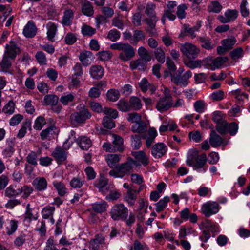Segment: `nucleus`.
Here are the masks:
<instances>
[{
    "instance_id": "35",
    "label": "nucleus",
    "mask_w": 250,
    "mask_h": 250,
    "mask_svg": "<svg viewBox=\"0 0 250 250\" xmlns=\"http://www.w3.org/2000/svg\"><path fill=\"white\" fill-rule=\"evenodd\" d=\"M111 24L119 29L123 30L125 27V23L121 15L114 17L111 20Z\"/></svg>"
},
{
    "instance_id": "38",
    "label": "nucleus",
    "mask_w": 250,
    "mask_h": 250,
    "mask_svg": "<svg viewBox=\"0 0 250 250\" xmlns=\"http://www.w3.org/2000/svg\"><path fill=\"white\" fill-rule=\"evenodd\" d=\"M148 136L146 139V145L147 148L150 147L154 142V139L157 135V132L154 128H150L148 132Z\"/></svg>"
},
{
    "instance_id": "52",
    "label": "nucleus",
    "mask_w": 250,
    "mask_h": 250,
    "mask_svg": "<svg viewBox=\"0 0 250 250\" xmlns=\"http://www.w3.org/2000/svg\"><path fill=\"white\" fill-rule=\"evenodd\" d=\"M169 201V198L167 196L165 197L163 199L160 200L156 204V210L157 212H160L163 210L167 206V203Z\"/></svg>"
},
{
    "instance_id": "49",
    "label": "nucleus",
    "mask_w": 250,
    "mask_h": 250,
    "mask_svg": "<svg viewBox=\"0 0 250 250\" xmlns=\"http://www.w3.org/2000/svg\"><path fill=\"white\" fill-rule=\"evenodd\" d=\"M28 128H29V130L31 129V124L30 122H26L22 125L21 127L19 130L17 135V137L19 138H23L26 133Z\"/></svg>"
},
{
    "instance_id": "4",
    "label": "nucleus",
    "mask_w": 250,
    "mask_h": 250,
    "mask_svg": "<svg viewBox=\"0 0 250 250\" xmlns=\"http://www.w3.org/2000/svg\"><path fill=\"white\" fill-rule=\"evenodd\" d=\"M128 210L123 204L114 205L111 208L110 214L111 218L114 220H125L128 216Z\"/></svg>"
},
{
    "instance_id": "8",
    "label": "nucleus",
    "mask_w": 250,
    "mask_h": 250,
    "mask_svg": "<svg viewBox=\"0 0 250 250\" xmlns=\"http://www.w3.org/2000/svg\"><path fill=\"white\" fill-rule=\"evenodd\" d=\"M172 97L168 94L160 98L156 104L157 109L160 112L168 110L172 106Z\"/></svg>"
},
{
    "instance_id": "28",
    "label": "nucleus",
    "mask_w": 250,
    "mask_h": 250,
    "mask_svg": "<svg viewBox=\"0 0 250 250\" xmlns=\"http://www.w3.org/2000/svg\"><path fill=\"white\" fill-rule=\"evenodd\" d=\"M198 40L201 46L206 49H212L214 47V45L210 42L208 37L206 36L199 37Z\"/></svg>"
},
{
    "instance_id": "13",
    "label": "nucleus",
    "mask_w": 250,
    "mask_h": 250,
    "mask_svg": "<svg viewBox=\"0 0 250 250\" xmlns=\"http://www.w3.org/2000/svg\"><path fill=\"white\" fill-rule=\"evenodd\" d=\"M36 32L37 28L35 23L32 21H30L23 29V34L27 38H32L36 35Z\"/></svg>"
},
{
    "instance_id": "64",
    "label": "nucleus",
    "mask_w": 250,
    "mask_h": 250,
    "mask_svg": "<svg viewBox=\"0 0 250 250\" xmlns=\"http://www.w3.org/2000/svg\"><path fill=\"white\" fill-rule=\"evenodd\" d=\"M84 181L79 177H74L70 182V185L73 188H80L83 184Z\"/></svg>"
},
{
    "instance_id": "17",
    "label": "nucleus",
    "mask_w": 250,
    "mask_h": 250,
    "mask_svg": "<svg viewBox=\"0 0 250 250\" xmlns=\"http://www.w3.org/2000/svg\"><path fill=\"white\" fill-rule=\"evenodd\" d=\"M223 138L217 134L215 131L212 130L210 134L209 143L213 147L220 146L223 143Z\"/></svg>"
},
{
    "instance_id": "33",
    "label": "nucleus",
    "mask_w": 250,
    "mask_h": 250,
    "mask_svg": "<svg viewBox=\"0 0 250 250\" xmlns=\"http://www.w3.org/2000/svg\"><path fill=\"white\" fill-rule=\"evenodd\" d=\"M82 11L85 15L92 16L94 14V10L91 3L88 1L84 2L82 4Z\"/></svg>"
},
{
    "instance_id": "19",
    "label": "nucleus",
    "mask_w": 250,
    "mask_h": 250,
    "mask_svg": "<svg viewBox=\"0 0 250 250\" xmlns=\"http://www.w3.org/2000/svg\"><path fill=\"white\" fill-rule=\"evenodd\" d=\"M90 73L95 79H101L104 74V69L100 65H93L90 67Z\"/></svg>"
},
{
    "instance_id": "53",
    "label": "nucleus",
    "mask_w": 250,
    "mask_h": 250,
    "mask_svg": "<svg viewBox=\"0 0 250 250\" xmlns=\"http://www.w3.org/2000/svg\"><path fill=\"white\" fill-rule=\"evenodd\" d=\"M229 55L233 60H238L243 55V49L242 47H238L231 51Z\"/></svg>"
},
{
    "instance_id": "39",
    "label": "nucleus",
    "mask_w": 250,
    "mask_h": 250,
    "mask_svg": "<svg viewBox=\"0 0 250 250\" xmlns=\"http://www.w3.org/2000/svg\"><path fill=\"white\" fill-rule=\"evenodd\" d=\"M93 210L97 213H102L106 210L107 204L105 201L96 202L92 205Z\"/></svg>"
},
{
    "instance_id": "42",
    "label": "nucleus",
    "mask_w": 250,
    "mask_h": 250,
    "mask_svg": "<svg viewBox=\"0 0 250 250\" xmlns=\"http://www.w3.org/2000/svg\"><path fill=\"white\" fill-rule=\"evenodd\" d=\"M128 104L129 101L127 102L126 100L122 99L118 102L117 106L120 110L123 112H127L131 110L130 107Z\"/></svg>"
},
{
    "instance_id": "15",
    "label": "nucleus",
    "mask_w": 250,
    "mask_h": 250,
    "mask_svg": "<svg viewBox=\"0 0 250 250\" xmlns=\"http://www.w3.org/2000/svg\"><path fill=\"white\" fill-rule=\"evenodd\" d=\"M93 54L89 51L84 50L79 55V59L84 66H88L91 63L93 59Z\"/></svg>"
},
{
    "instance_id": "54",
    "label": "nucleus",
    "mask_w": 250,
    "mask_h": 250,
    "mask_svg": "<svg viewBox=\"0 0 250 250\" xmlns=\"http://www.w3.org/2000/svg\"><path fill=\"white\" fill-rule=\"evenodd\" d=\"M190 60L185 61L184 63L185 65L187 66L191 69H194L198 67H201L202 65V62L200 60L195 61Z\"/></svg>"
},
{
    "instance_id": "7",
    "label": "nucleus",
    "mask_w": 250,
    "mask_h": 250,
    "mask_svg": "<svg viewBox=\"0 0 250 250\" xmlns=\"http://www.w3.org/2000/svg\"><path fill=\"white\" fill-rule=\"evenodd\" d=\"M207 159L206 154L203 153L189 158L187 161V164L192 167L194 169L202 168L206 163Z\"/></svg>"
},
{
    "instance_id": "23",
    "label": "nucleus",
    "mask_w": 250,
    "mask_h": 250,
    "mask_svg": "<svg viewBox=\"0 0 250 250\" xmlns=\"http://www.w3.org/2000/svg\"><path fill=\"white\" fill-rule=\"evenodd\" d=\"M33 185L38 190L42 191L46 188L47 183L44 177H37L33 181Z\"/></svg>"
},
{
    "instance_id": "59",
    "label": "nucleus",
    "mask_w": 250,
    "mask_h": 250,
    "mask_svg": "<svg viewBox=\"0 0 250 250\" xmlns=\"http://www.w3.org/2000/svg\"><path fill=\"white\" fill-rule=\"evenodd\" d=\"M18 223L15 220H10L9 226L6 227V233L8 235H11L15 232L17 229Z\"/></svg>"
},
{
    "instance_id": "20",
    "label": "nucleus",
    "mask_w": 250,
    "mask_h": 250,
    "mask_svg": "<svg viewBox=\"0 0 250 250\" xmlns=\"http://www.w3.org/2000/svg\"><path fill=\"white\" fill-rule=\"evenodd\" d=\"M147 62L142 59H138L130 62L129 66L132 70L138 68L140 70L145 71L146 69V64Z\"/></svg>"
},
{
    "instance_id": "50",
    "label": "nucleus",
    "mask_w": 250,
    "mask_h": 250,
    "mask_svg": "<svg viewBox=\"0 0 250 250\" xmlns=\"http://www.w3.org/2000/svg\"><path fill=\"white\" fill-rule=\"evenodd\" d=\"M46 123V120L43 116H39L35 121L33 127L37 130H41Z\"/></svg>"
},
{
    "instance_id": "43",
    "label": "nucleus",
    "mask_w": 250,
    "mask_h": 250,
    "mask_svg": "<svg viewBox=\"0 0 250 250\" xmlns=\"http://www.w3.org/2000/svg\"><path fill=\"white\" fill-rule=\"evenodd\" d=\"M59 98L55 95H47L44 96V101L47 105L54 106L57 104Z\"/></svg>"
},
{
    "instance_id": "3",
    "label": "nucleus",
    "mask_w": 250,
    "mask_h": 250,
    "mask_svg": "<svg viewBox=\"0 0 250 250\" xmlns=\"http://www.w3.org/2000/svg\"><path fill=\"white\" fill-rule=\"evenodd\" d=\"M110 48L120 51L119 58L124 62L130 60L135 55L134 48L128 43L120 42L112 43L110 45Z\"/></svg>"
},
{
    "instance_id": "9",
    "label": "nucleus",
    "mask_w": 250,
    "mask_h": 250,
    "mask_svg": "<svg viewBox=\"0 0 250 250\" xmlns=\"http://www.w3.org/2000/svg\"><path fill=\"white\" fill-rule=\"evenodd\" d=\"M202 209L205 216L209 217L218 212L219 205L217 202H208L203 205Z\"/></svg>"
},
{
    "instance_id": "58",
    "label": "nucleus",
    "mask_w": 250,
    "mask_h": 250,
    "mask_svg": "<svg viewBox=\"0 0 250 250\" xmlns=\"http://www.w3.org/2000/svg\"><path fill=\"white\" fill-rule=\"evenodd\" d=\"M54 210V207L47 206L43 208L42 212L43 218L48 219L52 216Z\"/></svg>"
},
{
    "instance_id": "40",
    "label": "nucleus",
    "mask_w": 250,
    "mask_h": 250,
    "mask_svg": "<svg viewBox=\"0 0 250 250\" xmlns=\"http://www.w3.org/2000/svg\"><path fill=\"white\" fill-rule=\"evenodd\" d=\"M138 54L140 57V59H142L146 62H150L151 60V55L149 54L148 51L143 46L139 48Z\"/></svg>"
},
{
    "instance_id": "57",
    "label": "nucleus",
    "mask_w": 250,
    "mask_h": 250,
    "mask_svg": "<svg viewBox=\"0 0 250 250\" xmlns=\"http://www.w3.org/2000/svg\"><path fill=\"white\" fill-rule=\"evenodd\" d=\"M27 162L34 166H36L38 164V155L36 152L34 151H31L29 153L26 157Z\"/></svg>"
},
{
    "instance_id": "29",
    "label": "nucleus",
    "mask_w": 250,
    "mask_h": 250,
    "mask_svg": "<svg viewBox=\"0 0 250 250\" xmlns=\"http://www.w3.org/2000/svg\"><path fill=\"white\" fill-rule=\"evenodd\" d=\"M114 140L112 142V145L114 146L115 151L119 152H122L124 150L123 146V139L120 136L113 134Z\"/></svg>"
},
{
    "instance_id": "44",
    "label": "nucleus",
    "mask_w": 250,
    "mask_h": 250,
    "mask_svg": "<svg viewBox=\"0 0 250 250\" xmlns=\"http://www.w3.org/2000/svg\"><path fill=\"white\" fill-rule=\"evenodd\" d=\"M53 185L57 190L59 195L63 196L65 194L66 188L63 183L57 181H55L53 182Z\"/></svg>"
},
{
    "instance_id": "12",
    "label": "nucleus",
    "mask_w": 250,
    "mask_h": 250,
    "mask_svg": "<svg viewBox=\"0 0 250 250\" xmlns=\"http://www.w3.org/2000/svg\"><path fill=\"white\" fill-rule=\"evenodd\" d=\"M108 184V179L104 176H101L99 178L95 181L94 186L99 188L100 192L106 194L109 188V186L107 187Z\"/></svg>"
},
{
    "instance_id": "21",
    "label": "nucleus",
    "mask_w": 250,
    "mask_h": 250,
    "mask_svg": "<svg viewBox=\"0 0 250 250\" xmlns=\"http://www.w3.org/2000/svg\"><path fill=\"white\" fill-rule=\"evenodd\" d=\"M74 18V12L71 9L66 10L64 12L62 20V23L64 25L69 26L72 23V20Z\"/></svg>"
},
{
    "instance_id": "45",
    "label": "nucleus",
    "mask_w": 250,
    "mask_h": 250,
    "mask_svg": "<svg viewBox=\"0 0 250 250\" xmlns=\"http://www.w3.org/2000/svg\"><path fill=\"white\" fill-rule=\"evenodd\" d=\"M156 59L159 63H163L165 61V54L164 50L160 47L156 48L154 51Z\"/></svg>"
},
{
    "instance_id": "24",
    "label": "nucleus",
    "mask_w": 250,
    "mask_h": 250,
    "mask_svg": "<svg viewBox=\"0 0 250 250\" xmlns=\"http://www.w3.org/2000/svg\"><path fill=\"white\" fill-rule=\"evenodd\" d=\"M77 142L83 150H87L91 146V140L86 136H81L77 139Z\"/></svg>"
},
{
    "instance_id": "60",
    "label": "nucleus",
    "mask_w": 250,
    "mask_h": 250,
    "mask_svg": "<svg viewBox=\"0 0 250 250\" xmlns=\"http://www.w3.org/2000/svg\"><path fill=\"white\" fill-rule=\"evenodd\" d=\"M188 8V7L185 4H182L177 7V11L176 14L179 19H183L186 18V13L185 10Z\"/></svg>"
},
{
    "instance_id": "22",
    "label": "nucleus",
    "mask_w": 250,
    "mask_h": 250,
    "mask_svg": "<svg viewBox=\"0 0 250 250\" xmlns=\"http://www.w3.org/2000/svg\"><path fill=\"white\" fill-rule=\"evenodd\" d=\"M147 125L143 120L133 124L131 126V131L133 132L144 133L147 131Z\"/></svg>"
},
{
    "instance_id": "32",
    "label": "nucleus",
    "mask_w": 250,
    "mask_h": 250,
    "mask_svg": "<svg viewBox=\"0 0 250 250\" xmlns=\"http://www.w3.org/2000/svg\"><path fill=\"white\" fill-rule=\"evenodd\" d=\"M21 194L19 188L16 189L13 185L9 186L5 190V196L8 198L14 197Z\"/></svg>"
},
{
    "instance_id": "11",
    "label": "nucleus",
    "mask_w": 250,
    "mask_h": 250,
    "mask_svg": "<svg viewBox=\"0 0 250 250\" xmlns=\"http://www.w3.org/2000/svg\"><path fill=\"white\" fill-rule=\"evenodd\" d=\"M52 156L55 158L58 164H61L66 161L67 153L60 147H57L52 153Z\"/></svg>"
},
{
    "instance_id": "48",
    "label": "nucleus",
    "mask_w": 250,
    "mask_h": 250,
    "mask_svg": "<svg viewBox=\"0 0 250 250\" xmlns=\"http://www.w3.org/2000/svg\"><path fill=\"white\" fill-rule=\"evenodd\" d=\"M236 42L235 37H231L229 38L224 39L222 41L223 45L228 50L232 48Z\"/></svg>"
},
{
    "instance_id": "27",
    "label": "nucleus",
    "mask_w": 250,
    "mask_h": 250,
    "mask_svg": "<svg viewBox=\"0 0 250 250\" xmlns=\"http://www.w3.org/2000/svg\"><path fill=\"white\" fill-rule=\"evenodd\" d=\"M136 192V190L133 189H129L127 191L125 199L130 206L134 205L135 203L137 198Z\"/></svg>"
},
{
    "instance_id": "47",
    "label": "nucleus",
    "mask_w": 250,
    "mask_h": 250,
    "mask_svg": "<svg viewBox=\"0 0 250 250\" xmlns=\"http://www.w3.org/2000/svg\"><path fill=\"white\" fill-rule=\"evenodd\" d=\"M225 16L227 17L229 22L235 21L238 16V11L236 10L228 9L224 13Z\"/></svg>"
},
{
    "instance_id": "41",
    "label": "nucleus",
    "mask_w": 250,
    "mask_h": 250,
    "mask_svg": "<svg viewBox=\"0 0 250 250\" xmlns=\"http://www.w3.org/2000/svg\"><path fill=\"white\" fill-rule=\"evenodd\" d=\"M228 123L225 120L216 124L215 128L217 132L221 135H225L228 133Z\"/></svg>"
},
{
    "instance_id": "55",
    "label": "nucleus",
    "mask_w": 250,
    "mask_h": 250,
    "mask_svg": "<svg viewBox=\"0 0 250 250\" xmlns=\"http://www.w3.org/2000/svg\"><path fill=\"white\" fill-rule=\"evenodd\" d=\"M82 33L83 36L91 37L96 33V29L89 25H84L82 27Z\"/></svg>"
},
{
    "instance_id": "26",
    "label": "nucleus",
    "mask_w": 250,
    "mask_h": 250,
    "mask_svg": "<svg viewBox=\"0 0 250 250\" xmlns=\"http://www.w3.org/2000/svg\"><path fill=\"white\" fill-rule=\"evenodd\" d=\"M129 106L131 110H139L142 108V104L140 99L135 96H132L130 98L129 100Z\"/></svg>"
},
{
    "instance_id": "6",
    "label": "nucleus",
    "mask_w": 250,
    "mask_h": 250,
    "mask_svg": "<svg viewBox=\"0 0 250 250\" xmlns=\"http://www.w3.org/2000/svg\"><path fill=\"white\" fill-rule=\"evenodd\" d=\"M91 115L88 109L84 108L79 112L72 114L70 117L71 123L74 125L83 123L86 120L89 119Z\"/></svg>"
},
{
    "instance_id": "37",
    "label": "nucleus",
    "mask_w": 250,
    "mask_h": 250,
    "mask_svg": "<svg viewBox=\"0 0 250 250\" xmlns=\"http://www.w3.org/2000/svg\"><path fill=\"white\" fill-rule=\"evenodd\" d=\"M222 5L218 1H212L208 7L209 12L219 13L222 9Z\"/></svg>"
},
{
    "instance_id": "1",
    "label": "nucleus",
    "mask_w": 250,
    "mask_h": 250,
    "mask_svg": "<svg viewBox=\"0 0 250 250\" xmlns=\"http://www.w3.org/2000/svg\"><path fill=\"white\" fill-rule=\"evenodd\" d=\"M20 53V48L15 44L11 42L10 44H6L5 51L3 58L0 62L1 71L7 72L12 66V60H14L17 54Z\"/></svg>"
},
{
    "instance_id": "14",
    "label": "nucleus",
    "mask_w": 250,
    "mask_h": 250,
    "mask_svg": "<svg viewBox=\"0 0 250 250\" xmlns=\"http://www.w3.org/2000/svg\"><path fill=\"white\" fill-rule=\"evenodd\" d=\"M131 154L136 162H140L144 166H147L149 163L148 156L143 151L132 152Z\"/></svg>"
},
{
    "instance_id": "2",
    "label": "nucleus",
    "mask_w": 250,
    "mask_h": 250,
    "mask_svg": "<svg viewBox=\"0 0 250 250\" xmlns=\"http://www.w3.org/2000/svg\"><path fill=\"white\" fill-rule=\"evenodd\" d=\"M139 165L133 158L128 157L126 162L118 165L116 169L110 170L109 174L115 178H123L125 175H130L133 171L134 166L137 167Z\"/></svg>"
},
{
    "instance_id": "10",
    "label": "nucleus",
    "mask_w": 250,
    "mask_h": 250,
    "mask_svg": "<svg viewBox=\"0 0 250 250\" xmlns=\"http://www.w3.org/2000/svg\"><path fill=\"white\" fill-rule=\"evenodd\" d=\"M167 146L163 143H158L152 147L151 154L155 158H160L167 151Z\"/></svg>"
},
{
    "instance_id": "18",
    "label": "nucleus",
    "mask_w": 250,
    "mask_h": 250,
    "mask_svg": "<svg viewBox=\"0 0 250 250\" xmlns=\"http://www.w3.org/2000/svg\"><path fill=\"white\" fill-rule=\"evenodd\" d=\"M120 155L115 154H108L106 158L108 166L112 168H115V169H116V167L119 165L118 163L120 162Z\"/></svg>"
},
{
    "instance_id": "63",
    "label": "nucleus",
    "mask_w": 250,
    "mask_h": 250,
    "mask_svg": "<svg viewBox=\"0 0 250 250\" xmlns=\"http://www.w3.org/2000/svg\"><path fill=\"white\" fill-rule=\"evenodd\" d=\"M194 107L197 112L203 113L205 107V103L203 100H198L194 104Z\"/></svg>"
},
{
    "instance_id": "25",
    "label": "nucleus",
    "mask_w": 250,
    "mask_h": 250,
    "mask_svg": "<svg viewBox=\"0 0 250 250\" xmlns=\"http://www.w3.org/2000/svg\"><path fill=\"white\" fill-rule=\"evenodd\" d=\"M228 60V58L226 56L217 57L212 60L210 64L211 69L214 70L216 68H219Z\"/></svg>"
},
{
    "instance_id": "36",
    "label": "nucleus",
    "mask_w": 250,
    "mask_h": 250,
    "mask_svg": "<svg viewBox=\"0 0 250 250\" xmlns=\"http://www.w3.org/2000/svg\"><path fill=\"white\" fill-rule=\"evenodd\" d=\"M145 38V34L142 31L136 30L134 31L133 35L131 39V43L133 45H136L139 41L143 40Z\"/></svg>"
},
{
    "instance_id": "30",
    "label": "nucleus",
    "mask_w": 250,
    "mask_h": 250,
    "mask_svg": "<svg viewBox=\"0 0 250 250\" xmlns=\"http://www.w3.org/2000/svg\"><path fill=\"white\" fill-rule=\"evenodd\" d=\"M183 28L185 35L189 36L192 39H193L196 37L195 32L198 31L200 26H194L193 27H190L189 25L185 24L183 25Z\"/></svg>"
},
{
    "instance_id": "51",
    "label": "nucleus",
    "mask_w": 250,
    "mask_h": 250,
    "mask_svg": "<svg viewBox=\"0 0 250 250\" xmlns=\"http://www.w3.org/2000/svg\"><path fill=\"white\" fill-rule=\"evenodd\" d=\"M131 145L134 149H139L142 145L141 137L139 135L135 134L131 136Z\"/></svg>"
},
{
    "instance_id": "61",
    "label": "nucleus",
    "mask_w": 250,
    "mask_h": 250,
    "mask_svg": "<svg viewBox=\"0 0 250 250\" xmlns=\"http://www.w3.org/2000/svg\"><path fill=\"white\" fill-rule=\"evenodd\" d=\"M106 95L108 100L114 102L119 98L120 93L117 90L111 89L107 92Z\"/></svg>"
},
{
    "instance_id": "56",
    "label": "nucleus",
    "mask_w": 250,
    "mask_h": 250,
    "mask_svg": "<svg viewBox=\"0 0 250 250\" xmlns=\"http://www.w3.org/2000/svg\"><path fill=\"white\" fill-rule=\"evenodd\" d=\"M127 116L128 121L132 123L136 124L142 120L141 115L136 112L128 113Z\"/></svg>"
},
{
    "instance_id": "62",
    "label": "nucleus",
    "mask_w": 250,
    "mask_h": 250,
    "mask_svg": "<svg viewBox=\"0 0 250 250\" xmlns=\"http://www.w3.org/2000/svg\"><path fill=\"white\" fill-rule=\"evenodd\" d=\"M15 104L10 101L3 108L2 111L5 114H12L14 112Z\"/></svg>"
},
{
    "instance_id": "46",
    "label": "nucleus",
    "mask_w": 250,
    "mask_h": 250,
    "mask_svg": "<svg viewBox=\"0 0 250 250\" xmlns=\"http://www.w3.org/2000/svg\"><path fill=\"white\" fill-rule=\"evenodd\" d=\"M121 37L120 32L116 29L110 30L107 36V38L112 42H116Z\"/></svg>"
},
{
    "instance_id": "16",
    "label": "nucleus",
    "mask_w": 250,
    "mask_h": 250,
    "mask_svg": "<svg viewBox=\"0 0 250 250\" xmlns=\"http://www.w3.org/2000/svg\"><path fill=\"white\" fill-rule=\"evenodd\" d=\"M105 238L102 234H97L95 238L92 239L89 242L90 248L92 250H98L100 248V245L104 243Z\"/></svg>"
},
{
    "instance_id": "31",
    "label": "nucleus",
    "mask_w": 250,
    "mask_h": 250,
    "mask_svg": "<svg viewBox=\"0 0 250 250\" xmlns=\"http://www.w3.org/2000/svg\"><path fill=\"white\" fill-rule=\"evenodd\" d=\"M56 127L54 125H51L49 127L42 130L40 133V136L42 140L49 139L53 135Z\"/></svg>"
},
{
    "instance_id": "5",
    "label": "nucleus",
    "mask_w": 250,
    "mask_h": 250,
    "mask_svg": "<svg viewBox=\"0 0 250 250\" xmlns=\"http://www.w3.org/2000/svg\"><path fill=\"white\" fill-rule=\"evenodd\" d=\"M180 50L189 60L196 58L200 51L199 48L192 43L188 42L181 45Z\"/></svg>"
},
{
    "instance_id": "34",
    "label": "nucleus",
    "mask_w": 250,
    "mask_h": 250,
    "mask_svg": "<svg viewBox=\"0 0 250 250\" xmlns=\"http://www.w3.org/2000/svg\"><path fill=\"white\" fill-rule=\"evenodd\" d=\"M47 39L51 42L54 41V38L55 37L57 32V26L53 23L50 22L47 25Z\"/></svg>"
}]
</instances>
